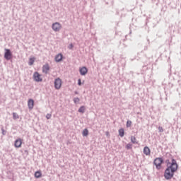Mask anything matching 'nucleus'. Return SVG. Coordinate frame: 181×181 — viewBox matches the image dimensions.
<instances>
[{
    "label": "nucleus",
    "mask_w": 181,
    "mask_h": 181,
    "mask_svg": "<svg viewBox=\"0 0 181 181\" xmlns=\"http://www.w3.org/2000/svg\"><path fill=\"white\" fill-rule=\"evenodd\" d=\"M52 28L54 32H60V30L62 29V24L57 22L54 23L52 25Z\"/></svg>",
    "instance_id": "20e7f679"
},
{
    "label": "nucleus",
    "mask_w": 181,
    "mask_h": 181,
    "mask_svg": "<svg viewBox=\"0 0 181 181\" xmlns=\"http://www.w3.org/2000/svg\"><path fill=\"white\" fill-rule=\"evenodd\" d=\"M131 142H132V144H138V141H136V138L134 136H131Z\"/></svg>",
    "instance_id": "f3484780"
},
{
    "label": "nucleus",
    "mask_w": 181,
    "mask_h": 181,
    "mask_svg": "<svg viewBox=\"0 0 181 181\" xmlns=\"http://www.w3.org/2000/svg\"><path fill=\"white\" fill-rule=\"evenodd\" d=\"M144 155H146V156H148V155H151V149L149 148V147L148 146L144 147Z\"/></svg>",
    "instance_id": "f8f14e48"
},
{
    "label": "nucleus",
    "mask_w": 181,
    "mask_h": 181,
    "mask_svg": "<svg viewBox=\"0 0 181 181\" xmlns=\"http://www.w3.org/2000/svg\"><path fill=\"white\" fill-rule=\"evenodd\" d=\"M79 71H80L81 76H86V74L88 73V69H87V67L83 66L79 69Z\"/></svg>",
    "instance_id": "6e6552de"
},
{
    "label": "nucleus",
    "mask_w": 181,
    "mask_h": 181,
    "mask_svg": "<svg viewBox=\"0 0 181 181\" xmlns=\"http://www.w3.org/2000/svg\"><path fill=\"white\" fill-rule=\"evenodd\" d=\"M62 60H63V54H58L55 57V62H57V63H59V62H62Z\"/></svg>",
    "instance_id": "9b49d317"
},
{
    "label": "nucleus",
    "mask_w": 181,
    "mask_h": 181,
    "mask_svg": "<svg viewBox=\"0 0 181 181\" xmlns=\"http://www.w3.org/2000/svg\"><path fill=\"white\" fill-rule=\"evenodd\" d=\"M35 177H36L37 179H39V177H42V172L36 171L35 173Z\"/></svg>",
    "instance_id": "ddd939ff"
},
{
    "label": "nucleus",
    "mask_w": 181,
    "mask_h": 181,
    "mask_svg": "<svg viewBox=\"0 0 181 181\" xmlns=\"http://www.w3.org/2000/svg\"><path fill=\"white\" fill-rule=\"evenodd\" d=\"M34 63H35V57L30 58L28 62L29 66H33Z\"/></svg>",
    "instance_id": "4468645a"
},
{
    "label": "nucleus",
    "mask_w": 181,
    "mask_h": 181,
    "mask_svg": "<svg viewBox=\"0 0 181 181\" xmlns=\"http://www.w3.org/2000/svg\"><path fill=\"white\" fill-rule=\"evenodd\" d=\"M62 84H63V82L60 78H57L54 80V86L56 90H60L62 88Z\"/></svg>",
    "instance_id": "7ed1b4c3"
},
{
    "label": "nucleus",
    "mask_w": 181,
    "mask_h": 181,
    "mask_svg": "<svg viewBox=\"0 0 181 181\" xmlns=\"http://www.w3.org/2000/svg\"><path fill=\"white\" fill-rule=\"evenodd\" d=\"M132 124V122L128 120L127 122V127H131Z\"/></svg>",
    "instance_id": "412c9836"
},
{
    "label": "nucleus",
    "mask_w": 181,
    "mask_h": 181,
    "mask_svg": "<svg viewBox=\"0 0 181 181\" xmlns=\"http://www.w3.org/2000/svg\"><path fill=\"white\" fill-rule=\"evenodd\" d=\"M78 85L81 86V79L78 80Z\"/></svg>",
    "instance_id": "a878e982"
},
{
    "label": "nucleus",
    "mask_w": 181,
    "mask_h": 181,
    "mask_svg": "<svg viewBox=\"0 0 181 181\" xmlns=\"http://www.w3.org/2000/svg\"><path fill=\"white\" fill-rule=\"evenodd\" d=\"M127 149H132V144H128L126 146Z\"/></svg>",
    "instance_id": "aec40b11"
},
{
    "label": "nucleus",
    "mask_w": 181,
    "mask_h": 181,
    "mask_svg": "<svg viewBox=\"0 0 181 181\" xmlns=\"http://www.w3.org/2000/svg\"><path fill=\"white\" fill-rule=\"evenodd\" d=\"M163 163V159H162V158H157L153 161V164L155 165L158 170H160V169H162Z\"/></svg>",
    "instance_id": "f03ea898"
},
{
    "label": "nucleus",
    "mask_w": 181,
    "mask_h": 181,
    "mask_svg": "<svg viewBox=\"0 0 181 181\" xmlns=\"http://www.w3.org/2000/svg\"><path fill=\"white\" fill-rule=\"evenodd\" d=\"M158 130H159V132H163V127H159Z\"/></svg>",
    "instance_id": "b1692460"
},
{
    "label": "nucleus",
    "mask_w": 181,
    "mask_h": 181,
    "mask_svg": "<svg viewBox=\"0 0 181 181\" xmlns=\"http://www.w3.org/2000/svg\"><path fill=\"white\" fill-rule=\"evenodd\" d=\"M22 142H23V140L22 139L19 138V139H17L15 142H14V146L15 148H21L22 147Z\"/></svg>",
    "instance_id": "0eeeda50"
},
{
    "label": "nucleus",
    "mask_w": 181,
    "mask_h": 181,
    "mask_svg": "<svg viewBox=\"0 0 181 181\" xmlns=\"http://www.w3.org/2000/svg\"><path fill=\"white\" fill-rule=\"evenodd\" d=\"M28 107L29 110H33V107H35V100H33V99L28 100Z\"/></svg>",
    "instance_id": "1a4fd4ad"
},
{
    "label": "nucleus",
    "mask_w": 181,
    "mask_h": 181,
    "mask_svg": "<svg viewBox=\"0 0 181 181\" xmlns=\"http://www.w3.org/2000/svg\"><path fill=\"white\" fill-rule=\"evenodd\" d=\"M85 111H86V107H84V106H81L78 109V112H81V114H84Z\"/></svg>",
    "instance_id": "2eb2a0df"
},
{
    "label": "nucleus",
    "mask_w": 181,
    "mask_h": 181,
    "mask_svg": "<svg viewBox=\"0 0 181 181\" xmlns=\"http://www.w3.org/2000/svg\"><path fill=\"white\" fill-rule=\"evenodd\" d=\"M49 70H50V66H49V64H45L42 66V72H44L45 74H47L49 73Z\"/></svg>",
    "instance_id": "9d476101"
},
{
    "label": "nucleus",
    "mask_w": 181,
    "mask_h": 181,
    "mask_svg": "<svg viewBox=\"0 0 181 181\" xmlns=\"http://www.w3.org/2000/svg\"><path fill=\"white\" fill-rule=\"evenodd\" d=\"M124 129H120L119 130V135L122 138L124 136Z\"/></svg>",
    "instance_id": "a211bd4d"
},
{
    "label": "nucleus",
    "mask_w": 181,
    "mask_h": 181,
    "mask_svg": "<svg viewBox=\"0 0 181 181\" xmlns=\"http://www.w3.org/2000/svg\"><path fill=\"white\" fill-rule=\"evenodd\" d=\"M33 78H34L35 81H36L37 83H39V82L43 81V79L42 78V75H40L38 72L34 73Z\"/></svg>",
    "instance_id": "423d86ee"
},
{
    "label": "nucleus",
    "mask_w": 181,
    "mask_h": 181,
    "mask_svg": "<svg viewBox=\"0 0 181 181\" xmlns=\"http://www.w3.org/2000/svg\"><path fill=\"white\" fill-rule=\"evenodd\" d=\"M46 118H47V119H50L52 118V115L51 114H47L46 115Z\"/></svg>",
    "instance_id": "4be33fe9"
},
{
    "label": "nucleus",
    "mask_w": 181,
    "mask_h": 181,
    "mask_svg": "<svg viewBox=\"0 0 181 181\" xmlns=\"http://www.w3.org/2000/svg\"><path fill=\"white\" fill-rule=\"evenodd\" d=\"M4 58L6 60H11V59H12V52H11V49H5Z\"/></svg>",
    "instance_id": "39448f33"
},
{
    "label": "nucleus",
    "mask_w": 181,
    "mask_h": 181,
    "mask_svg": "<svg viewBox=\"0 0 181 181\" xmlns=\"http://www.w3.org/2000/svg\"><path fill=\"white\" fill-rule=\"evenodd\" d=\"M74 103H78L80 101V99L78 98H76L74 100Z\"/></svg>",
    "instance_id": "5701e85b"
},
{
    "label": "nucleus",
    "mask_w": 181,
    "mask_h": 181,
    "mask_svg": "<svg viewBox=\"0 0 181 181\" xmlns=\"http://www.w3.org/2000/svg\"><path fill=\"white\" fill-rule=\"evenodd\" d=\"M83 136H87L88 135V129H85L82 132Z\"/></svg>",
    "instance_id": "dca6fc26"
},
{
    "label": "nucleus",
    "mask_w": 181,
    "mask_h": 181,
    "mask_svg": "<svg viewBox=\"0 0 181 181\" xmlns=\"http://www.w3.org/2000/svg\"><path fill=\"white\" fill-rule=\"evenodd\" d=\"M73 47H74L73 44H70V45H69V47H68V49H73Z\"/></svg>",
    "instance_id": "393cba45"
},
{
    "label": "nucleus",
    "mask_w": 181,
    "mask_h": 181,
    "mask_svg": "<svg viewBox=\"0 0 181 181\" xmlns=\"http://www.w3.org/2000/svg\"><path fill=\"white\" fill-rule=\"evenodd\" d=\"M177 170V163H176V160L173 159L171 164L168 165L166 168L164 177L165 179L169 180V179H172L173 177V175H175V172Z\"/></svg>",
    "instance_id": "f257e3e1"
},
{
    "label": "nucleus",
    "mask_w": 181,
    "mask_h": 181,
    "mask_svg": "<svg viewBox=\"0 0 181 181\" xmlns=\"http://www.w3.org/2000/svg\"><path fill=\"white\" fill-rule=\"evenodd\" d=\"M13 119H18L19 115H18V114H16V112H13Z\"/></svg>",
    "instance_id": "6ab92c4d"
}]
</instances>
